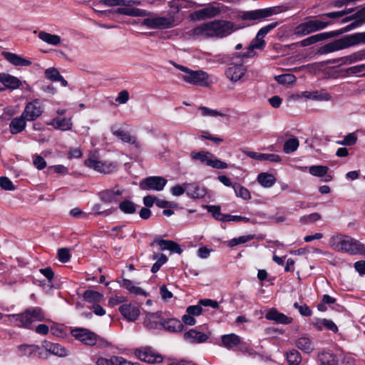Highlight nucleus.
<instances>
[{
  "mask_svg": "<svg viewBox=\"0 0 365 365\" xmlns=\"http://www.w3.org/2000/svg\"><path fill=\"white\" fill-rule=\"evenodd\" d=\"M329 247L334 251L351 255L365 254V247L359 240L342 234L333 235L329 241Z\"/></svg>",
  "mask_w": 365,
  "mask_h": 365,
  "instance_id": "f257e3e1",
  "label": "nucleus"
},
{
  "mask_svg": "<svg viewBox=\"0 0 365 365\" xmlns=\"http://www.w3.org/2000/svg\"><path fill=\"white\" fill-rule=\"evenodd\" d=\"M359 44H365V31L346 35L341 38L327 43L319 48L318 53L320 54H327Z\"/></svg>",
  "mask_w": 365,
  "mask_h": 365,
  "instance_id": "f03ea898",
  "label": "nucleus"
},
{
  "mask_svg": "<svg viewBox=\"0 0 365 365\" xmlns=\"http://www.w3.org/2000/svg\"><path fill=\"white\" fill-rule=\"evenodd\" d=\"M7 322L20 328L29 329L34 322H41L45 319L40 307H31L19 314L6 315Z\"/></svg>",
  "mask_w": 365,
  "mask_h": 365,
  "instance_id": "7ed1b4c3",
  "label": "nucleus"
},
{
  "mask_svg": "<svg viewBox=\"0 0 365 365\" xmlns=\"http://www.w3.org/2000/svg\"><path fill=\"white\" fill-rule=\"evenodd\" d=\"M176 68L182 72L181 78L186 83L192 85L209 86L210 82L209 74L202 70H192L186 66L178 64L175 62H171Z\"/></svg>",
  "mask_w": 365,
  "mask_h": 365,
  "instance_id": "20e7f679",
  "label": "nucleus"
},
{
  "mask_svg": "<svg viewBox=\"0 0 365 365\" xmlns=\"http://www.w3.org/2000/svg\"><path fill=\"white\" fill-rule=\"evenodd\" d=\"M331 24V21L319 19L309 20L297 26L294 29V34L298 37H302L312 33L323 30Z\"/></svg>",
  "mask_w": 365,
  "mask_h": 365,
  "instance_id": "39448f33",
  "label": "nucleus"
},
{
  "mask_svg": "<svg viewBox=\"0 0 365 365\" xmlns=\"http://www.w3.org/2000/svg\"><path fill=\"white\" fill-rule=\"evenodd\" d=\"M279 6L268 7L252 11H242L239 14V17L245 21H261L274 14L282 12Z\"/></svg>",
  "mask_w": 365,
  "mask_h": 365,
  "instance_id": "423d86ee",
  "label": "nucleus"
},
{
  "mask_svg": "<svg viewBox=\"0 0 365 365\" xmlns=\"http://www.w3.org/2000/svg\"><path fill=\"white\" fill-rule=\"evenodd\" d=\"M84 163L88 168H93L97 172L105 174L113 172L116 167L112 162L102 160L96 153H91Z\"/></svg>",
  "mask_w": 365,
  "mask_h": 365,
  "instance_id": "0eeeda50",
  "label": "nucleus"
},
{
  "mask_svg": "<svg viewBox=\"0 0 365 365\" xmlns=\"http://www.w3.org/2000/svg\"><path fill=\"white\" fill-rule=\"evenodd\" d=\"M143 26L150 29H166L175 26V18L173 16H155L144 19L141 23Z\"/></svg>",
  "mask_w": 365,
  "mask_h": 365,
  "instance_id": "6e6552de",
  "label": "nucleus"
},
{
  "mask_svg": "<svg viewBox=\"0 0 365 365\" xmlns=\"http://www.w3.org/2000/svg\"><path fill=\"white\" fill-rule=\"evenodd\" d=\"M134 354L138 359L147 363H160L163 361L162 356L150 347L136 349Z\"/></svg>",
  "mask_w": 365,
  "mask_h": 365,
  "instance_id": "1a4fd4ad",
  "label": "nucleus"
},
{
  "mask_svg": "<svg viewBox=\"0 0 365 365\" xmlns=\"http://www.w3.org/2000/svg\"><path fill=\"white\" fill-rule=\"evenodd\" d=\"M190 35L196 37H217L215 21L202 24L190 31Z\"/></svg>",
  "mask_w": 365,
  "mask_h": 365,
  "instance_id": "9d476101",
  "label": "nucleus"
},
{
  "mask_svg": "<svg viewBox=\"0 0 365 365\" xmlns=\"http://www.w3.org/2000/svg\"><path fill=\"white\" fill-rule=\"evenodd\" d=\"M43 112V106L38 99L28 103L21 114L28 121H33L37 119Z\"/></svg>",
  "mask_w": 365,
  "mask_h": 365,
  "instance_id": "9b49d317",
  "label": "nucleus"
},
{
  "mask_svg": "<svg viewBox=\"0 0 365 365\" xmlns=\"http://www.w3.org/2000/svg\"><path fill=\"white\" fill-rule=\"evenodd\" d=\"M167 183V180L163 177L152 176L146 178L140 182V187L145 190H163Z\"/></svg>",
  "mask_w": 365,
  "mask_h": 365,
  "instance_id": "f8f14e48",
  "label": "nucleus"
},
{
  "mask_svg": "<svg viewBox=\"0 0 365 365\" xmlns=\"http://www.w3.org/2000/svg\"><path fill=\"white\" fill-rule=\"evenodd\" d=\"M71 334L86 345L93 346L97 342V335L87 329L76 328L71 331Z\"/></svg>",
  "mask_w": 365,
  "mask_h": 365,
  "instance_id": "ddd939ff",
  "label": "nucleus"
},
{
  "mask_svg": "<svg viewBox=\"0 0 365 365\" xmlns=\"http://www.w3.org/2000/svg\"><path fill=\"white\" fill-rule=\"evenodd\" d=\"M344 32L343 30H336L329 32H324L318 34H315L311 36L308 38H306L299 42V44L301 46H308L312 44H314L319 41H324L326 39L338 36Z\"/></svg>",
  "mask_w": 365,
  "mask_h": 365,
  "instance_id": "4468645a",
  "label": "nucleus"
},
{
  "mask_svg": "<svg viewBox=\"0 0 365 365\" xmlns=\"http://www.w3.org/2000/svg\"><path fill=\"white\" fill-rule=\"evenodd\" d=\"M211 332H203L196 329H190L184 334V339L191 344H201L207 341Z\"/></svg>",
  "mask_w": 365,
  "mask_h": 365,
  "instance_id": "2eb2a0df",
  "label": "nucleus"
},
{
  "mask_svg": "<svg viewBox=\"0 0 365 365\" xmlns=\"http://www.w3.org/2000/svg\"><path fill=\"white\" fill-rule=\"evenodd\" d=\"M217 38H223L230 35L232 32L237 31L239 28L235 24L230 21L215 20Z\"/></svg>",
  "mask_w": 365,
  "mask_h": 365,
  "instance_id": "dca6fc26",
  "label": "nucleus"
},
{
  "mask_svg": "<svg viewBox=\"0 0 365 365\" xmlns=\"http://www.w3.org/2000/svg\"><path fill=\"white\" fill-rule=\"evenodd\" d=\"M246 71L247 68L242 63H232L225 70V73L226 77L231 81L237 82L245 76Z\"/></svg>",
  "mask_w": 365,
  "mask_h": 365,
  "instance_id": "f3484780",
  "label": "nucleus"
},
{
  "mask_svg": "<svg viewBox=\"0 0 365 365\" xmlns=\"http://www.w3.org/2000/svg\"><path fill=\"white\" fill-rule=\"evenodd\" d=\"M118 309L123 318L128 322H135L140 313L139 308L131 304H122Z\"/></svg>",
  "mask_w": 365,
  "mask_h": 365,
  "instance_id": "a211bd4d",
  "label": "nucleus"
},
{
  "mask_svg": "<svg viewBox=\"0 0 365 365\" xmlns=\"http://www.w3.org/2000/svg\"><path fill=\"white\" fill-rule=\"evenodd\" d=\"M42 346L46 351L59 357H65L70 354L67 349L58 343H52L45 340L42 343Z\"/></svg>",
  "mask_w": 365,
  "mask_h": 365,
  "instance_id": "6ab92c4d",
  "label": "nucleus"
},
{
  "mask_svg": "<svg viewBox=\"0 0 365 365\" xmlns=\"http://www.w3.org/2000/svg\"><path fill=\"white\" fill-rule=\"evenodd\" d=\"M163 318L161 312H146L143 320V326L148 329H155L161 326Z\"/></svg>",
  "mask_w": 365,
  "mask_h": 365,
  "instance_id": "aec40b11",
  "label": "nucleus"
},
{
  "mask_svg": "<svg viewBox=\"0 0 365 365\" xmlns=\"http://www.w3.org/2000/svg\"><path fill=\"white\" fill-rule=\"evenodd\" d=\"M187 195L195 199L202 198L207 194V188L197 182L185 183Z\"/></svg>",
  "mask_w": 365,
  "mask_h": 365,
  "instance_id": "412c9836",
  "label": "nucleus"
},
{
  "mask_svg": "<svg viewBox=\"0 0 365 365\" xmlns=\"http://www.w3.org/2000/svg\"><path fill=\"white\" fill-rule=\"evenodd\" d=\"M221 12L220 8L209 5L202 9L195 11L193 16L198 20L210 19L219 15Z\"/></svg>",
  "mask_w": 365,
  "mask_h": 365,
  "instance_id": "4be33fe9",
  "label": "nucleus"
},
{
  "mask_svg": "<svg viewBox=\"0 0 365 365\" xmlns=\"http://www.w3.org/2000/svg\"><path fill=\"white\" fill-rule=\"evenodd\" d=\"M265 318L282 324H289L292 323L293 320L292 318L287 317L283 313L279 312L275 308L270 309L266 314Z\"/></svg>",
  "mask_w": 365,
  "mask_h": 365,
  "instance_id": "5701e85b",
  "label": "nucleus"
},
{
  "mask_svg": "<svg viewBox=\"0 0 365 365\" xmlns=\"http://www.w3.org/2000/svg\"><path fill=\"white\" fill-rule=\"evenodd\" d=\"M123 193V190L115 187L112 190H103L99 193L100 199L105 203L117 202L119 196Z\"/></svg>",
  "mask_w": 365,
  "mask_h": 365,
  "instance_id": "b1692460",
  "label": "nucleus"
},
{
  "mask_svg": "<svg viewBox=\"0 0 365 365\" xmlns=\"http://www.w3.org/2000/svg\"><path fill=\"white\" fill-rule=\"evenodd\" d=\"M242 152L248 157L255 159L259 161L268 160L274 163H279L281 161L279 155L276 154H268V153H259L253 151H248L242 150Z\"/></svg>",
  "mask_w": 365,
  "mask_h": 365,
  "instance_id": "393cba45",
  "label": "nucleus"
},
{
  "mask_svg": "<svg viewBox=\"0 0 365 365\" xmlns=\"http://www.w3.org/2000/svg\"><path fill=\"white\" fill-rule=\"evenodd\" d=\"M27 119L21 114L19 117L11 119L9 123V130L13 135L21 133L26 126Z\"/></svg>",
  "mask_w": 365,
  "mask_h": 365,
  "instance_id": "a878e982",
  "label": "nucleus"
},
{
  "mask_svg": "<svg viewBox=\"0 0 365 365\" xmlns=\"http://www.w3.org/2000/svg\"><path fill=\"white\" fill-rule=\"evenodd\" d=\"M155 243L158 244L161 250H170L172 252L181 254L182 252V250L180 246L172 240H155L151 244L153 246Z\"/></svg>",
  "mask_w": 365,
  "mask_h": 365,
  "instance_id": "bb28decb",
  "label": "nucleus"
},
{
  "mask_svg": "<svg viewBox=\"0 0 365 365\" xmlns=\"http://www.w3.org/2000/svg\"><path fill=\"white\" fill-rule=\"evenodd\" d=\"M161 327L170 332H180L183 330L184 326L181 321L175 318L163 319Z\"/></svg>",
  "mask_w": 365,
  "mask_h": 365,
  "instance_id": "cd10ccee",
  "label": "nucleus"
},
{
  "mask_svg": "<svg viewBox=\"0 0 365 365\" xmlns=\"http://www.w3.org/2000/svg\"><path fill=\"white\" fill-rule=\"evenodd\" d=\"M4 58L15 66H29L31 64L29 59L24 58L21 56L10 52H4Z\"/></svg>",
  "mask_w": 365,
  "mask_h": 365,
  "instance_id": "c85d7f7f",
  "label": "nucleus"
},
{
  "mask_svg": "<svg viewBox=\"0 0 365 365\" xmlns=\"http://www.w3.org/2000/svg\"><path fill=\"white\" fill-rule=\"evenodd\" d=\"M47 125H51L55 129L62 131L71 130L73 126L71 120L66 118H54L51 122L47 123Z\"/></svg>",
  "mask_w": 365,
  "mask_h": 365,
  "instance_id": "c756f323",
  "label": "nucleus"
},
{
  "mask_svg": "<svg viewBox=\"0 0 365 365\" xmlns=\"http://www.w3.org/2000/svg\"><path fill=\"white\" fill-rule=\"evenodd\" d=\"M40 350V347L35 344H21L17 346L18 355L22 356H34Z\"/></svg>",
  "mask_w": 365,
  "mask_h": 365,
  "instance_id": "7c9ffc66",
  "label": "nucleus"
},
{
  "mask_svg": "<svg viewBox=\"0 0 365 365\" xmlns=\"http://www.w3.org/2000/svg\"><path fill=\"white\" fill-rule=\"evenodd\" d=\"M318 365H337L338 361L336 356L326 351H322L317 356Z\"/></svg>",
  "mask_w": 365,
  "mask_h": 365,
  "instance_id": "2f4dec72",
  "label": "nucleus"
},
{
  "mask_svg": "<svg viewBox=\"0 0 365 365\" xmlns=\"http://www.w3.org/2000/svg\"><path fill=\"white\" fill-rule=\"evenodd\" d=\"M212 153L208 151L200 150V151H192L190 153V158L193 160H197L202 164L210 165L211 159L212 158Z\"/></svg>",
  "mask_w": 365,
  "mask_h": 365,
  "instance_id": "473e14b6",
  "label": "nucleus"
},
{
  "mask_svg": "<svg viewBox=\"0 0 365 365\" xmlns=\"http://www.w3.org/2000/svg\"><path fill=\"white\" fill-rule=\"evenodd\" d=\"M0 82L4 84L5 88L11 90L18 88L21 85V81L18 78L4 73L1 78Z\"/></svg>",
  "mask_w": 365,
  "mask_h": 365,
  "instance_id": "72a5a7b5",
  "label": "nucleus"
},
{
  "mask_svg": "<svg viewBox=\"0 0 365 365\" xmlns=\"http://www.w3.org/2000/svg\"><path fill=\"white\" fill-rule=\"evenodd\" d=\"M241 342L240 337L235 334H229L222 336V346L227 349H232Z\"/></svg>",
  "mask_w": 365,
  "mask_h": 365,
  "instance_id": "f704fd0d",
  "label": "nucleus"
},
{
  "mask_svg": "<svg viewBox=\"0 0 365 365\" xmlns=\"http://www.w3.org/2000/svg\"><path fill=\"white\" fill-rule=\"evenodd\" d=\"M302 96L306 98L315 100V101H329L331 96L327 92L324 91H304L302 93Z\"/></svg>",
  "mask_w": 365,
  "mask_h": 365,
  "instance_id": "c9c22d12",
  "label": "nucleus"
},
{
  "mask_svg": "<svg viewBox=\"0 0 365 365\" xmlns=\"http://www.w3.org/2000/svg\"><path fill=\"white\" fill-rule=\"evenodd\" d=\"M328 167L324 165H313L309 167V173L314 176L325 177L324 181L327 182L331 180V177L327 175L328 172Z\"/></svg>",
  "mask_w": 365,
  "mask_h": 365,
  "instance_id": "e433bc0d",
  "label": "nucleus"
},
{
  "mask_svg": "<svg viewBox=\"0 0 365 365\" xmlns=\"http://www.w3.org/2000/svg\"><path fill=\"white\" fill-rule=\"evenodd\" d=\"M265 46V41L263 38H258V34L256 35V37L252 41L248 49L249 51L247 53H244L240 56L242 58H248L252 56L251 53L254 49H263Z\"/></svg>",
  "mask_w": 365,
  "mask_h": 365,
  "instance_id": "4c0bfd02",
  "label": "nucleus"
},
{
  "mask_svg": "<svg viewBox=\"0 0 365 365\" xmlns=\"http://www.w3.org/2000/svg\"><path fill=\"white\" fill-rule=\"evenodd\" d=\"M297 347L305 353H311L314 347L312 341L309 337L303 336L296 341Z\"/></svg>",
  "mask_w": 365,
  "mask_h": 365,
  "instance_id": "58836bf2",
  "label": "nucleus"
},
{
  "mask_svg": "<svg viewBox=\"0 0 365 365\" xmlns=\"http://www.w3.org/2000/svg\"><path fill=\"white\" fill-rule=\"evenodd\" d=\"M195 4L193 1L186 0H172L169 2V6L173 10V13L176 14L182 9L192 7Z\"/></svg>",
  "mask_w": 365,
  "mask_h": 365,
  "instance_id": "ea45409f",
  "label": "nucleus"
},
{
  "mask_svg": "<svg viewBox=\"0 0 365 365\" xmlns=\"http://www.w3.org/2000/svg\"><path fill=\"white\" fill-rule=\"evenodd\" d=\"M257 182L264 187H271L276 182L272 174L261 173L257 176Z\"/></svg>",
  "mask_w": 365,
  "mask_h": 365,
  "instance_id": "a19ab883",
  "label": "nucleus"
},
{
  "mask_svg": "<svg viewBox=\"0 0 365 365\" xmlns=\"http://www.w3.org/2000/svg\"><path fill=\"white\" fill-rule=\"evenodd\" d=\"M120 286L128 289L130 293L135 294V295H147L146 292L143 289L135 286L131 280L123 279L120 283Z\"/></svg>",
  "mask_w": 365,
  "mask_h": 365,
  "instance_id": "79ce46f5",
  "label": "nucleus"
},
{
  "mask_svg": "<svg viewBox=\"0 0 365 365\" xmlns=\"http://www.w3.org/2000/svg\"><path fill=\"white\" fill-rule=\"evenodd\" d=\"M38 38L43 41L53 46L61 43V38L58 35L51 34L46 31H41L38 35Z\"/></svg>",
  "mask_w": 365,
  "mask_h": 365,
  "instance_id": "37998d69",
  "label": "nucleus"
},
{
  "mask_svg": "<svg viewBox=\"0 0 365 365\" xmlns=\"http://www.w3.org/2000/svg\"><path fill=\"white\" fill-rule=\"evenodd\" d=\"M206 208L212 217L219 221L227 222V215L221 213V208L218 205H207Z\"/></svg>",
  "mask_w": 365,
  "mask_h": 365,
  "instance_id": "c03bdc74",
  "label": "nucleus"
},
{
  "mask_svg": "<svg viewBox=\"0 0 365 365\" xmlns=\"http://www.w3.org/2000/svg\"><path fill=\"white\" fill-rule=\"evenodd\" d=\"M287 360L289 365H299L302 356L298 351L292 349L287 354Z\"/></svg>",
  "mask_w": 365,
  "mask_h": 365,
  "instance_id": "a18cd8bd",
  "label": "nucleus"
},
{
  "mask_svg": "<svg viewBox=\"0 0 365 365\" xmlns=\"http://www.w3.org/2000/svg\"><path fill=\"white\" fill-rule=\"evenodd\" d=\"M299 145V142L297 138H289L284 143L283 146V150L285 153H291L297 150Z\"/></svg>",
  "mask_w": 365,
  "mask_h": 365,
  "instance_id": "49530a36",
  "label": "nucleus"
},
{
  "mask_svg": "<svg viewBox=\"0 0 365 365\" xmlns=\"http://www.w3.org/2000/svg\"><path fill=\"white\" fill-rule=\"evenodd\" d=\"M232 188L234 189L235 192L237 197H241L245 200H250L251 198L250 191L246 187L241 186L240 184H233Z\"/></svg>",
  "mask_w": 365,
  "mask_h": 365,
  "instance_id": "de8ad7c7",
  "label": "nucleus"
},
{
  "mask_svg": "<svg viewBox=\"0 0 365 365\" xmlns=\"http://www.w3.org/2000/svg\"><path fill=\"white\" fill-rule=\"evenodd\" d=\"M153 259H157V261L153 264L151 267V272L153 273H156L162 265H163L167 261L168 258L164 254H154Z\"/></svg>",
  "mask_w": 365,
  "mask_h": 365,
  "instance_id": "09e8293b",
  "label": "nucleus"
},
{
  "mask_svg": "<svg viewBox=\"0 0 365 365\" xmlns=\"http://www.w3.org/2000/svg\"><path fill=\"white\" fill-rule=\"evenodd\" d=\"M83 299L87 302H101L103 297V294L101 293L93 291V290H86L83 293Z\"/></svg>",
  "mask_w": 365,
  "mask_h": 365,
  "instance_id": "8fccbe9b",
  "label": "nucleus"
},
{
  "mask_svg": "<svg viewBox=\"0 0 365 365\" xmlns=\"http://www.w3.org/2000/svg\"><path fill=\"white\" fill-rule=\"evenodd\" d=\"M255 238L254 235H243L239 237L233 238L228 242L227 245L230 247H233L240 244L247 242Z\"/></svg>",
  "mask_w": 365,
  "mask_h": 365,
  "instance_id": "3c124183",
  "label": "nucleus"
},
{
  "mask_svg": "<svg viewBox=\"0 0 365 365\" xmlns=\"http://www.w3.org/2000/svg\"><path fill=\"white\" fill-rule=\"evenodd\" d=\"M121 356H113L110 359L100 357L96 361V365H120Z\"/></svg>",
  "mask_w": 365,
  "mask_h": 365,
  "instance_id": "603ef678",
  "label": "nucleus"
},
{
  "mask_svg": "<svg viewBox=\"0 0 365 365\" xmlns=\"http://www.w3.org/2000/svg\"><path fill=\"white\" fill-rule=\"evenodd\" d=\"M120 210L125 214H133L136 211L135 205L130 200H124L119 205Z\"/></svg>",
  "mask_w": 365,
  "mask_h": 365,
  "instance_id": "864d4df0",
  "label": "nucleus"
},
{
  "mask_svg": "<svg viewBox=\"0 0 365 365\" xmlns=\"http://www.w3.org/2000/svg\"><path fill=\"white\" fill-rule=\"evenodd\" d=\"M357 141V136L354 133H350L346 135L343 140L336 142L338 145L351 146Z\"/></svg>",
  "mask_w": 365,
  "mask_h": 365,
  "instance_id": "5fc2aeb1",
  "label": "nucleus"
},
{
  "mask_svg": "<svg viewBox=\"0 0 365 365\" xmlns=\"http://www.w3.org/2000/svg\"><path fill=\"white\" fill-rule=\"evenodd\" d=\"M352 11H353V9H348V10L328 12V13H325V14H322L321 16V19L322 21H325L326 18L338 19V18L342 17V16L351 13Z\"/></svg>",
  "mask_w": 365,
  "mask_h": 365,
  "instance_id": "6e6d98bb",
  "label": "nucleus"
},
{
  "mask_svg": "<svg viewBox=\"0 0 365 365\" xmlns=\"http://www.w3.org/2000/svg\"><path fill=\"white\" fill-rule=\"evenodd\" d=\"M198 109L200 111L201 115L204 117H216L224 115V114L220 111H218L217 110H213L205 106H201L198 108Z\"/></svg>",
  "mask_w": 365,
  "mask_h": 365,
  "instance_id": "4d7b16f0",
  "label": "nucleus"
},
{
  "mask_svg": "<svg viewBox=\"0 0 365 365\" xmlns=\"http://www.w3.org/2000/svg\"><path fill=\"white\" fill-rule=\"evenodd\" d=\"M274 78L279 83L281 84H290L294 83L296 80L295 76L289 73L277 76L274 77Z\"/></svg>",
  "mask_w": 365,
  "mask_h": 365,
  "instance_id": "13d9d810",
  "label": "nucleus"
},
{
  "mask_svg": "<svg viewBox=\"0 0 365 365\" xmlns=\"http://www.w3.org/2000/svg\"><path fill=\"white\" fill-rule=\"evenodd\" d=\"M279 25L278 22H272L261 28L257 34L259 38H264L265 36Z\"/></svg>",
  "mask_w": 365,
  "mask_h": 365,
  "instance_id": "bf43d9fd",
  "label": "nucleus"
},
{
  "mask_svg": "<svg viewBox=\"0 0 365 365\" xmlns=\"http://www.w3.org/2000/svg\"><path fill=\"white\" fill-rule=\"evenodd\" d=\"M210 167L216 169H226L228 168V165L227 163L222 161L221 160L217 158L215 155H212V158L211 161L210 162Z\"/></svg>",
  "mask_w": 365,
  "mask_h": 365,
  "instance_id": "052dcab7",
  "label": "nucleus"
},
{
  "mask_svg": "<svg viewBox=\"0 0 365 365\" xmlns=\"http://www.w3.org/2000/svg\"><path fill=\"white\" fill-rule=\"evenodd\" d=\"M61 76L59 71L55 68H49L45 71L46 78L53 81H58Z\"/></svg>",
  "mask_w": 365,
  "mask_h": 365,
  "instance_id": "680f3d73",
  "label": "nucleus"
},
{
  "mask_svg": "<svg viewBox=\"0 0 365 365\" xmlns=\"http://www.w3.org/2000/svg\"><path fill=\"white\" fill-rule=\"evenodd\" d=\"M58 257L60 262L66 263L70 260L71 255L67 248H60L58 250Z\"/></svg>",
  "mask_w": 365,
  "mask_h": 365,
  "instance_id": "e2e57ef3",
  "label": "nucleus"
},
{
  "mask_svg": "<svg viewBox=\"0 0 365 365\" xmlns=\"http://www.w3.org/2000/svg\"><path fill=\"white\" fill-rule=\"evenodd\" d=\"M345 58L349 60L350 63L364 60L365 59V48L357 52H355L351 56Z\"/></svg>",
  "mask_w": 365,
  "mask_h": 365,
  "instance_id": "0e129e2a",
  "label": "nucleus"
},
{
  "mask_svg": "<svg viewBox=\"0 0 365 365\" xmlns=\"http://www.w3.org/2000/svg\"><path fill=\"white\" fill-rule=\"evenodd\" d=\"M348 71L351 74L364 76H365V63L351 66L348 68Z\"/></svg>",
  "mask_w": 365,
  "mask_h": 365,
  "instance_id": "69168bd1",
  "label": "nucleus"
},
{
  "mask_svg": "<svg viewBox=\"0 0 365 365\" xmlns=\"http://www.w3.org/2000/svg\"><path fill=\"white\" fill-rule=\"evenodd\" d=\"M202 311V307L199 304V302L197 304L189 306L186 309V313L191 314L192 317L200 315Z\"/></svg>",
  "mask_w": 365,
  "mask_h": 365,
  "instance_id": "338daca9",
  "label": "nucleus"
},
{
  "mask_svg": "<svg viewBox=\"0 0 365 365\" xmlns=\"http://www.w3.org/2000/svg\"><path fill=\"white\" fill-rule=\"evenodd\" d=\"M0 186L5 190H14L15 189L12 182L7 177L0 178Z\"/></svg>",
  "mask_w": 365,
  "mask_h": 365,
  "instance_id": "774afa93",
  "label": "nucleus"
}]
</instances>
